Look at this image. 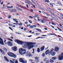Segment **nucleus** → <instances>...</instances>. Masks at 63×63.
<instances>
[{"instance_id": "obj_1", "label": "nucleus", "mask_w": 63, "mask_h": 63, "mask_svg": "<svg viewBox=\"0 0 63 63\" xmlns=\"http://www.w3.org/2000/svg\"><path fill=\"white\" fill-rule=\"evenodd\" d=\"M36 44V43L25 42L24 43V47L25 48L27 47H29V46H30V45H35Z\"/></svg>"}, {"instance_id": "obj_2", "label": "nucleus", "mask_w": 63, "mask_h": 63, "mask_svg": "<svg viewBox=\"0 0 63 63\" xmlns=\"http://www.w3.org/2000/svg\"><path fill=\"white\" fill-rule=\"evenodd\" d=\"M19 52L21 55H23L26 53V50L23 49L21 48L19 49Z\"/></svg>"}, {"instance_id": "obj_3", "label": "nucleus", "mask_w": 63, "mask_h": 63, "mask_svg": "<svg viewBox=\"0 0 63 63\" xmlns=\"http://www.w3.org/2000/svg\"><path fill=\"white\" fill-rule=\"evenodd\" d=\"M19 61L20 62H21L23 63H27V61L26 60H25L24 58H21L19 59Z\"/></svg>"}, {"instance_id": "obj_4", "label": "nucleus", "mask_w": 63, "mask_h": 63, "mask_svg": "<svg viewBox=\"0 0 63 63\" xmlns=\"http://www.w3.org/2000/svg\"><path fill=\"white\" fill-rule=\"evenodd\" d=\"M15 41L18 44H20L21 45H22L23 44H24V43H23V42L18 40L17 39H16L15 40Z\"/></svg>"}, {"instance_id": "obj_5", "label": "nucleus", "mask_w": 63, "mask_h": 63, "mask_svg": "<svg viewBox=\"0 0 63 63\" xmlns=\"http://www.w3.org/2000/svg\"><path fill=\"white\" fill-rule=\"evenodd\" d=\"M58 59L59 60H62L63 59V53H62L61 55L58 57Z\"/></svg>"}, {"instance_id": "obj_6", "label": "nucleus", "mask_w": 63, "mask_h": 63, "mask_svg": "<svg viewBox=\"0 0 63 63\" xmlns=\"http://www.w3.org/2000/svg\"><path fill=\"white\" fill-rule=\"evenodd\" d=\"M26 55L27 56H29V57H30L32 56V55L29 51H28L26 53Z\"/></svg>"}, {"instance_id": "obj_7", "label": "nucleus", "mask_w": 63, "mask_h": 63, "mask_svg": "<svg viewBox=\"0 0 63 63\" xmlns=\"http://www.w3.org/2000/svg\"><path fill=\"white\" fill-rule=\"evenodd\" d=\"M7 44L9 46H10V47H12V46H13V43L11 41L8 42L7 43Z\"/></svg>"}, {"instance_id": "obj_8", "label": "nucleus", "mask_w": 63, "mask_h": 63, "mask_svg": "<svg viewBox=\"0 0 63 63\" xmlns=\"http://www.w3.org/2000/svg\"><path fill=\"white\" fill-rule=\"evenodd\" d=\"M25 0L26 1L25 3H27V4H28L29 6H30V4H32V2H30V0L28 1V0Z\"/></svg>"}, {"instance_id": "obj_9", "label": "nucleus", "mask_w": 63, "mask_h": 63, "mask_svg": "<svg viewBox=\"0 0 63 63\" xmlns=\"http://www.w3.org/2000/svg\"><path fill=\"white\" fill-rule=\"evenodd\" d=\"M0 44L2 45H4V43H3V39L0 37Z\"/></svg>"}, {"instance_id": "obj_10", "label": "nucleus", "mask_w": 63, "mask_h": 63, "mask_svg": "<svg viewBox=\"0 0 63 63\" xmlns=\"http://www.w3.org/2000/svg\"><path fill=\"white\" fill-rule=\"evenodd\" d=\"M53 50H54V49H51L49 51V52L48 53V54L49 55H50V54H51V53H52V52L53 51Z\"/></svg>"}, {"instance_id": "obj_11", "label": "nucleus", "mask_w": 63, "mask_h": 63, "mask_svg": "<svg viewBox=\"0 0 63 63\" xmlns=\"http://www.w3.org/2000/svg\"><path fill=\"white\" fill-rule=\"evenodd\" d=\"M12 48V50L15 51H16L17 50V47H13Z\"/></svg>"}, {"instance_id": "obj_12", "label": "nucleus", "mask_w": 63, "mask_h": 63, "mask_svg": "<svg viewBox=\"0 0 63 63\" xmlns=\"http://www.w3.org/2000/svg\"><path fill=\"white\" fill-rule=\"evenodd\" d=\"M55 50L56 51H58L59 50V48L58 46L55 47Z\"/></svg>"}, {"instance_id": "obj_13", "label": "nucleus", "mask_w": 63, "mask_h": 63, "mask_svg": "<svg viewBox=\"0 0 63 63\" xmlns=\"http://www.w3.org/2000/svg\"><path fill=\"white\" fill-rule=\"evenodd\" d=\"M40 21L42 23H46V21H45V20L44 19H40Z\"/></svg>"}, {"instance_id": "obj_14", "label": "nucleus", "mask_w": 63, "mask_h": 63, "mask_svg": "<svg viewBox=\"0 0 63 63\" xmlns=\"http://www.w3.org/2000/svg\"><path fill=\"white\" fill-rule=\"evenodd\" d=\"M13 53H11V52H8L7 53V54H8V55L9 56L11 57V56H12V54H13Z\"/></svg>"}, {"instance_id": "obj_15", "label": "nucleus", "mask_w": 63, "mask_h": 63, "mask_svg": "<svg viewBox=\"0 0 63 63\" xmlns=\"http://www.w3.org/2000/svg\"><path fill=\"white\" fill-rule=\"evenodd\" d=\"M35 59L36 62L37 63L39 61V59H38V57H35Z\"/></svg>"}, {"instance_id": "obj_16", "label": "nucleus", "mask_w": 63, "mask_h": 63, "mask_svg": "<svg viewBox=\"0 0 63 63\" xmlns=\"http://www.w3.org/2000/svg\"><path fill=\"white\" fill-rule=\"evenodd\" d=\"M10 11L11 12H16V10L13 9L11 10Z\"/></svg>"}, {"instance_id": "obj_17", "label": "nucleus", "mask_w": 63, "mask_h": 63, "mask_svg": "<svg viewBox=\"0 0 63 63\" xmlns=\"http://www.w3.org/2000/svg\"><path fill=\"white\" fill-rule=\"evenodd\" d=\"M11 57H14V58H16V55L14 54L13 53L12 55V56Z\"/></svg>"}, {"instance_id": "obj_18", "label": "nucleus", "mask_w": 63, "mask_h": 63, "mask_svg": "<svg viewBox=\"0 0 63 63\" xmlns=\"http://www.w3.org/2000/svg\"><path fill=\"white\" fill-rule=\"evenodd\" d=\"M35 47V45H31L30 46H29V49H30V48H33V47Z\"/></svg>"}, {"instance_id": "obj_19", "label": "nucleus", "mask_w": 63, "mask_h": 63, "mask_svg": "<svg viewBox=\"0 0 63 63\" xmlns=\"http://www.w3.org/2000/svg\"><path fill=\"white\" fill-rule=\"evenodd\" d=\"M41 51H43L44 50V49L45 48V46H43L41 47Z\"/></svg>"}, {"instance_id": "obj_20", "label": "nucleus", "mask_w": 63, "mask_h": 63, "mask_svg": "<svg viewBox=\"0 0 63 63\" xmlns=\"http://www.w3.org/2000/svg\"><path fill=\"white\" fill-rule=\"evenodd\" d=\"M4 59H5V60L6 61H7V62H9V60H8V58H7V57L5 56L4 57Z\"/></svg>"}, {"instance_id": "obj_21", "label": "nucleus", "mask_w": 63, "mask_h": 63, "mask_svg": "<svg viewBox=\"0 0 63 63\" xmlns=\"http://www.w3.org/2000/svg\"><path fill=\"white\" fill-rule=\"evenodd\" d=\"M48 52H49V50H46V51L45 52L46 54V55H47V54H48Z\"/></svg>"}, {"instance_id": "obj_22", "label": "nucleus", "mask_w": 63, "mask_h": 63, "mask_svg": "<svg viewBox=\"0 0 63 63\" xmlns=\"http://www.w3.org/2000/svg\"><path fill=\"white\" fill-rule=\"evenodd\" d=\"M52 53H51V55H52V56H54V55H55V52H53V53H52Z\"/></svg>"}, {"instance_id": "obj_23", "label": "nucleus", "mask_w": 63, "mask_h": 63, "mask_svg": "<svg viewBox=\"0 0 63 63\" xmlns=\"http://www.w3.org/2000/svg\"><path fill=\"white\" fill-rule=\"evenodd\" d=\"M47 59H47V58H45L44 60V62L47 61Z\"/></svg>"}, {"instance_id": "obj_24", "label": "nucleus", "mask_w": 63, "mask_h": 63, "mask_svg": "<svg viewBox=\"0 0 63 63\" xmlns=\"http://www.w3.org/2000/svg\"><path fill=\"white\" fill-rule=\"evenodd\" d=\"M45 1L46 2L48 3H50V1H49L48 0H45Z\"/></svg>"}, {"instance_id": "obj_25", "label": "nucleus", "mask_w": 63, "mask_h": 63, "mask_svg": "<svg viewBox=\"0 0 63 63\" xmlns=\"http://www.w3.org/2000/svg\"><path fill=\"white\" fill-rule=\"evenodd\" d=\"M13 6H11V7H10L9 6H7V8H13Z\"/></svg>"}, {"instance_id": "obj_26", "label": "nucleus", "mask_w": 63, "mask_h": 63, "mask_svg": "<svg viewBox=\"0 0 63 63\" xmlns=\"http://www.w3.org/2000/svg\"><path fill=\"white\" fill-rule=\"evenodd\" d=\"M37 51L38 53H39L40 52V48H37Z\"/></svg>"}, {"instance_id": "obj_27", "label": "nucleus", "mask_w": 63, "mask_h": 63, "mask_svg": "<svg viewBox=\"0 0 63 63\" xmlns=\"http://www.w3.org/2000/svg\"><path fill=\"white\" fill-rule=\"evenodd\" d=\"M52 59H53V60H55L56 59V57H54L52 58Z\"/></svg>"}, {"instance_id": "obj_28", "label": "nucleus", "mask_w": 63, "mask_h": 63, "mask_svg": "<svg viewBox=\"0 0 63 63\" xmlns=\"http://www.w3.org/2000/svg\"><path fill=\"white\" fill-rule=\"evenodd\" d=\"M16 8L17 9V10H19V11H22V9H21L19 8V7H16Z\"/></svg>"}, {"instance_id": "obj_29", "label": "nucleus", "mask_w": 63, "mask_h": 63, "mask_svg": "<svg viewBox=\"0 0 63 63\" xmlns=\"http://www.w3.org/2000/svg\"><path fill=\"white\" fill-rule=\"evenodd\" d=\"M30 28L31 29H32V28H34V27H33V26L31 25L30 27Z\"/></svg>"}, {"instance_id": "obj_30", "label": "nucleus", "mask_w": 63, "mask_h": 63, "mask_svg": "<svg viewBox=\"0 0 63 63\" xmlns=\"http://www.w3.org/2000/svg\"><path fill=\"white\" fill-rule=\"evenodd\" d=\"M50 61L51 63H52V62H54V61L51 59L50 60Z\"/></svg>"}, {"instance_id": "obj_31", "label": "nucleus", "mask_w": 63, "mask_h": 63, "mask_svg": "<svg viewBox=\"0 0 63 63\" xmlns=\"http://www.w3.org/2000/svg\"><path fill=\"white\" fill-rule=\"evenodd\" d=\"M36 30H37V31H39V32H41V30L39 29H37Z\"/></svg>"}, {"instance_id": "obj_32", "label": "nucleus", "mask_w": 63, "mask_h": 63, "mask_svg": "<svg viewBox=\"0 0 63 63\" xmlns=\"http://www.w3.org/2000/svg\"><path fill=\"white\" fill-rule=\"evenodd\" d=\"M35 49L34 48H33L32 49V50H33V52H32V53H33V54H34V52H35Z\"/></svg>"}, {"instance_id": "obj_33", "label": "nucleus", "mask_w": 63, "mask_h": 63, "mask_svg": "<svg viewBox=\"0 0 63 63\" xmlns=\"http://www.w3.org/2000/svg\"><path fill=\"white\" fill-rule=\"evenodd\" d=\"M3 49L5 50V51H7V49L6 48H3Z\"/></svg>"}, {"instance_id": "obj_34", "label": "nucleus", "mask_w": 63, "mask_h": 63, "mask_svg": "<svg viewBox=\"0 0 63 63\" xmlns=\"http://www.w3.org/2000/svg\"><path fill=\"white\" fill-rule=\"evenodd\" d=\"M1 52L3 54L5 55V52H4L3 51H2Z\"/></svg>"}, {"instance_id": "obj_35", "label": "nucleus", "mask_w": 63, "mask_h": 63, "mask_svg": "<svg viewBox=\"0 0 63 63\" xmlns=\"http://www.w3.org/2000/svg\"><path fill=\"white\" fill-rule=\"evenodd\" d=\"M57 28H58V29H59V31H62V30L61 29H60V28H59V27H57Z\"/></svg>"}, {"instance_id": "obj_36", "label": "nucleus", "mask_w": 63, "mask_h": 63, "mask_svg": "<svg viewBox=\"0 0 63 63\" xmlns=\"http://www.w3.org/2000/svg\"><path fill=\"white\" fill-rule=\"evenodd\" d=\"M8 25H9V26H13V25L12 24L9 23Z\"/></svg>"}, {"instance_id": "obj_37", "label": "nucleus", "mask_w": 63, "mask_h": 63, "mask_svg": "<svg viewBox=\"0 0 63 63\" xmlns=\"http://www.w3.org/2000/svg\"><path fill=\"white\" fill-rule=\"evenodd\" d=\"M10 62L11 63H15L13 61H12L11 60H10Z\"/></svg>"}, {"instance_id": "obj_38", "label": "nucleus", "mask_w": 63, "mask_h": 63, "mask_svg": "<svg viewBox=\"0 0 63 63\" xmlns=\"http://www.w3.org/2000/svg\"><path fill=\"white\" fill-rule=\"evenodd\" d=\"M29 18H33V17L31 16H29Z\"/></svg>"}, {"instance_id": "obj_39", "label": "nucleus", "mask_w": 63, "mask_h": 63, "mask_svg": "<svg viewBox=\"0 0 63 63\" xmlns=\"http://www.w3.org/2000/svg\"><path fill=\"white\" fill-rule=\"evenodd\" d=\"M13 19V20H14L15 21H16V20H17L16 19Z\"/></svg>"}, {"instance_id": "obj_40", "label": "nucleus", "mask_w": 63, "mask_h": 63, "mask_svg": "<svg viewBox=\"0 0 63 63\" xmlns=\"http://www.w3.org/2000/svg\"><path fill=\"white\" fill-rule=\"evenodd\" d=\"M8 40H9V41H11V42H13V40L11 39H8Z\"/></svg>"}, {"instance_id": "obj_41", "label": "nucleus", "mask_w": 63, "mask_h": 63, "mask_svg": "<svg viewBox=\"0 0 63 63\" xmlns=\"http://www.w3.org/2000/svg\"><path fill=\"white\" fill-rule=\"evenodd\" d=\"M8 18H11V15H9Z\"/></svg>"}, {"instance_id": "obj_42", "label": "nucleus", "mask_w": 63, "mask_h": 63, "mask_svg": "<svg viewBox=\"0 0 63 63\" xmlns=\"http://www.w3.org/2000/svg\"><path fill=\"white\" fill-rule=\"evenodd\" d=\"M29 22L30 23H32V21L31 20H29Z\"/></svg>"}, {"instance_id": "obj_43", "label": "nucleus", "mask_w": 63, "mask_h": 63, "mask_svg": "<svg viewBox=\"0 0 63 63\" xmlns=\"http://www.w3.org/2000/svg\"><path fill=\"white\" fill-rule=\"evenodd\" d=\"M31 1H32V2L34 4L35 3V2H34V1H33V0H31Z\"/></svg>"}, {"instance_id": "obj_44", "label": "nucleus", "mask_w": 63, "mask_h": 63, "mask_svg": "<svg viewBox=\"0 0 63 63\" xmlns=\"http://www.w3.org/2000/svg\"><path fill=\"white\" fill-rule=\"evenodd\" d=\"M52 24H53V25H55L56 24L55 23H53V22H52Z\"/></svg>"}, {"instance_id": "obj_45", "label": "nucleus", "mask_w": 63, "mask_h": 63, "mask_svg": "<svg viewBox=\"0 0 63 63\" xmlns=\"http://www.w3.org/2000/svg\"><path fill=\"white\" fill-rule=\"evenodd\" d=\"M15 63H18V61H17V60H16L15 62Z\"/></svg>"}, {"instance_id": "obj_46", "label": "nucleus", "mask_w": 63, "mask_h": 63, "mask_svg": "<svg viewBox=\"0 0 63 63\" xmlns=\"http://www.w3.org/2000/svg\"><path fill=\"white\" fill-rule=\"evenodd\" d=\"M45 53H43L42 54V56L43 57L45 56Z\"/></svg>"}, {"instance_id": "obj_47", "label": "nucleus", "mask_w": 63, "mask_h": 63, "mask_svg": "<svg viewBox=\"0 0 63 63\" xmlns=\"http://www.w3.org/2000/svg\"><path fill=\"white\" fill-rule=\"evenodd\" d=\"M51 27H52V28H53V29H55V28H54V26H50Z\"/></svg>"}, {"instance_id": "obj_48", "label": "nucleus", "mask_w": 63, "mask_h": 63, "mask_svg": "<svg viewBox=\"0 0 63 63\" xmlns=\"http://www.w3.org/2000/svg\"><path fill=\"white\" fill-rule=\"evenodd\" d=\"M43 14H44V15L45 14H47L46 13V12H43Z\"/></svg>"}, {"instance_id": "obj_49", "label": "nucleus", "mask_w": 63, "mask_h": 63, "mask_svg": "<svg viewBox=\"0 0 63 63\" xmlns=\"http://www.w3.org/2000/svg\"><path fill=\"white\" fill-rule=\"evenodd\" d=\"M61 16H62V17H63V14H61L60 15Z\"/></svg>"}, {"instance_id": "obj_50", "label": "nucleus", "mask_w": 63, "mask_h": 63, "mask_svg": "<svg viewBox=\"0 0 63 63\" xmlns=\"http://www.w3.org/2000/svg\"><path fill=\"white\" fill-rule=\"evenodd\" d=\"M22 23H20V24H19V25L21 26V25H22Z\"/></svg>"}, {"instance_id": "obj_51", "label": "nucleus", "mask_w": 63, "mask_h": 63, "mask_svg": "<svg viewBox=\"0 0 63 63\" xmlns=\"http://www.w3.org/2000/svg\"><path fill=\"white\" fill-rule=\"evenodd\" d=\"M33 27H37V26H36V25H33Z\"/></svg>"}, {"instance_id": "obj_52", "label": "nucleus", "mask_w": 63, "mask_h": 63, "mask_svg": "<svg viewBox=\"0 0 63 63\" xmlns=\"http://www.w3.org/2000/svg\"><path fill=\"white\" fill-rule=\"evenodd\" d=\"M58 4L59 5L61 3V2H58Z\"/></svg>"}, {"instance_id": "obj_53", "label": "nucleus", "mask_w": 63, "mask_h": 63, "mask_svg": "<svg viewBox=\"0 0 63 63\" xmlns=\"http://www.w3.org/2000/svg\"><path fill=\"white\" fill-rule=\"evenodd\" d=\"M46 61H47L46 62V63H48V62H49V61H48V60H47Z\"/></svg>"}, {"instance_id": "obj_54", "label": "nucleus", "mask_w": 63, "mask_h": 63, "mask_svg": "<svg viewBox=\"0 0 63 63\" xmlns=\"http://www.w3.org/2000/svg\"><path fill=\"white\" fill-rule=\"evenodd\" d=\"M26 7L28 8H29V7L28 6V4H27Z\"/></svg>"}, {"instance_id": "obj_55", "label": "nucleus", "mask_w": 63, "mask_h": 63, "mask_svg": "<svg viewBox=\"0 0 63 63\" xmlns=\"http://www.w3.org/2000/svg\"><path fill=\"white\" fill-rule=\"evenodd\" d=\"M59 25L61 26V28H62V25H61V24H60Z\"/></svg>"}, {"instance_id": "obj_56", "label": "nucleus", "mask_w": 63, "mask_h": 63, "mask_svg": "<svg viewBox=\"0 0 63 63\" xmlns=\"http://www.w3.org/2000/svg\"><path fill=\"white\" fill-rule=\"evenodd\" d=\"M9 29H11V30H13V29H12L10 27H9Z\"/></svg>"}, {"instance_id": "obj_57", "label": "nucleus", "mask_w": 63, "mask_h": 63, "mask_svg": "<svg viewBox=\"0 0 63 63\" xmlns=\"http://www.w3.org/2000/svg\"><path fill=\"white\" fill-rule=\"evenodd\" d=\"M25 24H28V22H25Z\"/></svg>"}, {"instance_id": "obj_58", "label": "nucleus", "mask_w": 63, "mask_h": 63, "mask_svg": "<svg viewBox=\"0 0 63 63\" xmlns=\"http://www.w3.org/2000/svg\"><path fill=\"white\" fill-rule=\"evenodd\" d=\"M46 14L47 15V16H50L49 15L47 14L46 13Z\"/></svg>"}, {"instance_id": "obj_59", "label": "nucleus", "mask_w": 63, "mask_h": 63, "mask_svg": "<svg viewBox=\"0 0 63 63\" xmlns=\"http://www.w3.org/2000/svg\"><path fill=\"white\" fill-rule=\"evenodd\" d=\"M13 61H14V62H15V61H16V60H15V59H13Z\"/></svg>"}, {"instance_id": "obj_60", "label": "nucleus", "mask_w": 63, "mask_h": 63, "mask_svg": "<svg viewBox=\"0 0 63 63\" xmlns=\"http://www.w3.org/2000/svg\"><path fill=\"white\" fill-rule=\"evenodd\" d=\"M53 4V3H50V5H52Z\"/></svg>"}, {"instance_id": "obj_61", "label": "nucleus", "mask_w": 63, "mask_h": 63, "mask_svg": "<svg viewBox=\"0 0 63 63\" xmlns=\"http://www.w3.org/2000/svg\"><path fill=\"white\" fill-rule=\"evenodd\" d=\"M36 35H40V33H36Z\"/></svg>"}, {"instance_id": "obj_62", "label": "nucleus", "mask_w": 63, "mask_h": 63, "mask_svg": "<svg viewBox=\"0 0 63 63\" xmlns=\"http://www.w3.org/2000/svg\"><path fill=\"white\" fill-rule=\"evenodd\" d=\"M44 29H45V30H47V29L46 28H44Z\"/></svg>"}, {"instance_id": "obj_63", "label": "nucleus", "mask_w": 63, "mask_h": 63, "mask_svg": "<svg viewBox=\"0 0 63 63\" xmlns=\"http://www.w3.org/2000/svg\"><path fill=\"white\" fill-rule=\"evenodd\" d=\"M0 51L1 52L2 51H3V50H2L1 49H0Z\"/></svg>"}, {"instance_id": "obj_64", "label": "nucleus", "mask_w": 63, "mask_h": 63, "mask_svg": "<svg viewBox=\"0 0 63 63\" xmlns=\"http://www.w3.org/2000/svg\"><path fill=\"white\" fill-rule=\"evenodd\" d=\"M59 5H60V6H62V4H61V3H60V4H59Z\"/></svg>"}]
</instances>
